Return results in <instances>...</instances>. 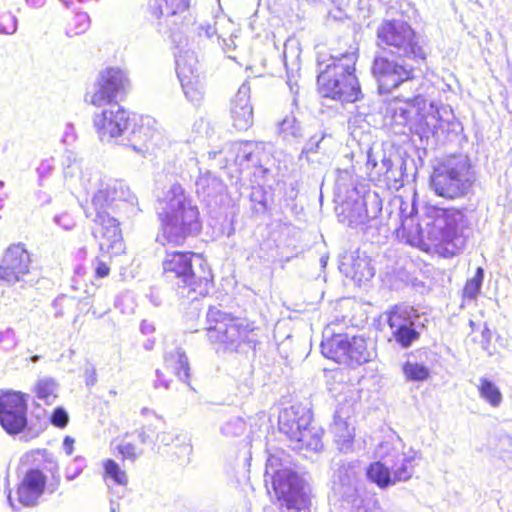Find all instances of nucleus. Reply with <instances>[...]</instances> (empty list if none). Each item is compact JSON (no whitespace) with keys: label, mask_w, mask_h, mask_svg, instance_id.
Wrapping results in <instances>:
<instances>
[{"label":"nucleus","mask_w":512,"mask_h":512,"mask_svg":"<svg viewBox=\"0 0 512 512\" xmlns=\"http://www.w3.org/2000/svg\"><path fill=\"white\" fill-rule=\"evenodd\" d=\"M327 261H328V256H322V257L320 258V262H321V265H322L323 267H325V266H326Z\"/></svg>","instance_id":"obj_54"},{"label":"nucleus","mask_w":512,"mask_h":512,"mask_svg":"<svg viewBox=\"0 0 512 512\" xmlns=\"http://www.w3.org/2000/svg\"><path fill=\"white\" fill-rule=\"evenodd\" d=\"M395 234L406 244L444 258L459 254L466 244L459 226H398Z\"/></svg>","instance_id":"obj_6"},{"label":"nucleus","mask_w":512,"mask_h":512,"mask_svg":"<svg viewBox=\"0 0 512 512\" xmlns=\"http://www.w3.org/2000/svg\"><path fill=\"white\" fill-rule=\"evenodd\" d=\"M92 266L94 268L95 276L97 278H105L110 273V267L108 263L101 260L100 258H95L94 261L92 262Z\"/></svg>","instance_id":"obj_43"},{"label":"nucleus","mask_w":512,"mask_h":512,"mask_svg":"<svg viewBox=\"0 0 512 512\" xmlns=\"http://www.w3.org/2000/svg\"><path fill=\"white\" fill-rule=\"evenodd\" d=\"M193 254L187 252L167 253L163 262V275L167 281L173 283L182 295L197 299L209 293L211 275H197L192 267Z\"/></svg>","instance_id":"obj_7"},{"label":"nucleus","mask_w":512,"mask_h":512,"mask_svg":"<svg viewBox=\"0 0 512 512\" xmlns=\"http://www.w3.org/2000/svg\"><path fill=\"white\" fill-rule=\"evenodd\" d=\"M57 383L52 378H42L37 382L35 391L39 399L52 404L57 397Z\"/></svg>","instance_id":"obj_34"},{"label":"nucleus","mask_w":512,"mask_h":512,"mask_svg":"<svg viewBox=\"0 0 512 512\" xmlns=\"http://www.w3.org/2000/svg\"><path fill=\"white\" fill-rule=\"evenodd\" d=\"M107 105L108 107L95 113L92 118L93 127L100 141L120 137L132 127L131 134L141 146L140 148L134 146V149L142 150V147L159 134L152 118L137 116L118 103Z\"/></svg>","instance_id":"obj_3"},{"label":"nucleus","mask_w":512,"mask_h":512,"mask_svg":"<svg viewBox=\"0 0 512 512\" xmlns=\"http://www.w3.org/2000/svg\"><path fill=\"white\" fill-rule=\"evenodd\" d=\"M148 413H150V409H148V408H146V407H145V408H142V410H141V414H142V415H147Z\"/></svg>","instance_id":"obj_55"},{"label":"nucleus","mask_w":512,"mask_h":512,"mask_svg":"<svg viewBox=\"0 0 512 512\" xmlns=\"http://www.w3.org/2000/svg\"><path fill=\"white\" fill-rule=\"evenodd\" d=\"M417 453L410 450L403 453L398 460L392 465L391 471L395 482H405L411 479L416 466Z\"/></svg>","instance_id":"obj_27"},{"label":"nucleus","mask_w":512,"mask_h":512,"mask_svg":"<svg viewBox=\"0 0 512 512\" xmlns=\"http://www.w3.org/2000/svg\"><path fill=\"white\" fill-rule=\"evenodd\" d=\"M148 9L152 16H182L190 9V0H149Z\"/></svg>","instance_id":"obj_24"},{"label":"nucleus","mask_w":512,"mask_h":512,"mask_svg":"<svg viewBox=\"0 0 512 512\" xmlns=\"http://www.w3.org/2000/svg\"><path fill=\"white\" fill-rule=\"evenodd\" d=\"M182 452L184 454L190 455L192 452V446L189 443L182 445Z\"/></svg>","instance_id":"obj_52"},{"label":"nucleus","mask_w":512,"mask_h":512,"mask_svg":"<svg viewBox=\"0 0 512 512\" xmlns=\"http://www.w3.org/2000/svg\"><path fill=\"white\" fill-rule=\"evenodd\" d=\"M104 313H106V311H104L103 313L98 314L97 317H101Z\"/></svg>","instance_id":"obj_59"},{"label":"nucleus","mask_w":512,"mask_h":512,"mask_svg":"<svg viewBox=\"0 0 512 512\" xmlns=\"http://www.w3.org/2000/svg\"><path fill=\"white\" fill-rule=\"evenodd\" d=\"M397 101H399V98H394L393 99V102H397Z\"/></svg>","instance_id":"obj_60"},{"label":"nucleus","mask_w":512,"mask_h":512,"mask_svg":"<svg viewBox=\"0 0 512 512\" xmlns=\"http://www.w3.org/2000/svg\"><path fill=\"white\" fill-rule=\"evenodd\" d=\"M152 432L150 426L142 427L136 431L138 439L142 444H148L153 441L151 436Z\"/></svg>","instance_id":"obj_46"},{"label":"nucleus","mask_w":512,"mask_h":512,"mask_svg":"<svg viewBox=\"0 0 512 512\" xmlns=\"http://www.w3.org/2000/svg\"><path fill=\"white\" fill-rule=\"evenodd\" d=\"M165 366L171 369L179 380L188 383L190 379V366L185 352L177 348L165 355Z\"/></svg>","instance_id":"obj_25"},{"label":"nucleus","mask_w":512,"mask_h":512,"mask_svg":"<svg viewBox=\"0 0 512 512\" xmlns=\"http://www.w3.org/2000/svg\"><path fill=\"white\" fill-rule=\"evenodd\" d=\"M399 108V115L412 133L421 137L433 134L439 125V118L433 111V105L420 96L415 95L404 100Z\"/></svg>","instance_id":"obj_13"},{"label":"nucleus","mask_w":512,"mask_h":512,"mask_svg":"<svg viewBox=\"0 0 512 512\" xmlns=\"http://www.w3.org/2000/svg\"><path fill=\"white\" fill-rule=\"evenodd\" d=\"M69 421L68 413L65 409L58 407L56 408L51 415V423L59 428H64Z\"/></svg>","instance_id":"obj_42"},{"label":"nucleus","mask_w":512,"mask_h":512,"mask_svg":"<svg viewBox=\"0 0 512 512\" xmlns=\"http://www.w3.org/2000/svg\"><path fill=\"white\" fill-rule=\"evenodd\" d=\"M95 383V379L94 378H90L87 380V385H93Z\"/></svg>","instance_id":"obj_56"},{"label":"nucleus","mask_w":512,"mask_h":512,"mask_svg":"<svg viewBox=\"0 0 512 512\" xmlns=\"http://www.w3.org/2000/svg\"><path fill=\"white\" fill-rule=\"evenodd\" d=\"M368 479L379 488L385 489L396 484L391 469L380 461L369 465L366 471Z\"/></svg>","instance_id":"obj_29"},{"label":"nucleus","mask_w":512,"mask_h":512,"mask_svg":"<svg viewBox=\"0 0 512 512\" xmlns=\"http://www.w3.org/2000/svg\"><path fill=\"white\" fill-rule=\"evenodd\" d=\"M478 391L480 397L490 404L492 407H499L502 403L503 396L499 389V387L486 378L480 379V384L478 386Z\"/></svg>","instance_id":"obj_30"},{"label":"nucleus","mask_w":512,"mask_h":512,"mask_svg":"<svg viewBox=\"0 0 512 512\" xmlns=\"http://www.w3.org/2000/svg\"><path fill=\"white\" fill-rule=\"evenodd\" d=\"M103 467L106 481H112L114 484L122 488H126L128 485L127 473L119 466L116 461L107 459L104 461Z\"/></svg>","instance_id":"obj_31"},{"label":"nucleus","mask_w":512,"mask_h":512,"mask_svg":"<svg viewBox=\"0 0 512 512\" xmlns=\"http://www.w3.org/2000/svg\"><path fill=\"white\" fill-rule=\"evenodd\" d=\"M376 45L396 57L377 55L371 72L377 82L379 93L386 94L405 82L415 79V68L405 59L424 63L427 53L419 43L416 30L410 23L399 19H384L376 29Z\"/></svg>","instance_id":"obj_1"},{"label":"nucleus","mask_w":512,"mask_h":512,"mask_svg":"<svg viewBox=\"0 0 512 512\" xmlns=\"http://www.w3.org/2000/svg\"><path fill=\"white\" fill-rule=\"evenodd\" d=\"M250 86L242 84L231 101L232 125L239 131H247L253 125V107L250 103Z\"/></svg>","instance_id":"obj_18"},{"label":"nucleus","mask_w":512,"mask_h":512,"mask_svg":"<svg viewBox=\"0 0 512 512\" xmlns=\"http://www.w3.org/2000/svg\"><path fill=\"white\" fill-rule=\"evenodd\" d=\"M472 183L470 164L454 156L436 165L430 176V185L434 192L446 199L463 197Z\"/></svg>","instance_id":"obj_8"},{"label":"nucleus","mask_w":512,"mask_h":512,"mask_svg":"<svg viewBox=\"0 0 512 512\" xmlns=\"http://www.w3.org/2000/svg\"><path fill=\"white\" fill-rule=\"evenodd\" d=\"M366 170L368 180L374 184L382 183L388 189H398L402 186L401 180L393 176V163L390 158L384 157L379 167L376 160L369 157L366 162Z\"/></svg>","instance_id":"obj_22"},{"label":"nucleus","mask_w":512,"mask_h":512,"mask_svg":"<svg viewBox=\"0 0 512 512\" xmlns=\"http://www.w3.org/2000/svg\"><path fill=\"white\" fill-rule=\"evenodd\" d=\"M190 226H161L160 231L156 236V242L165 246L171 245H182L186 238L190 235Z\"/></svg>","instance_id":"obj_28"},{"label":"nucleus","mask_w":512,"mask_h":512,"mask_svg":"<svg viewBox=\"0 0 512 512\" xmlns=\"http://www.w3.org/2000/svg\"><path fill=\"white\" fill-rule=\"evenodd\" d=\"M46 484L47 477L40 469H28L19 482L15 494L11 491L8 493L7 499L11 509L19 512L23 508L37 506L45 492Z\"/></svg>","instance_id":"obj_14"},{"label":"nucleus","mask_w":512,"mask_h":512,"mask_svg":"<svg viewBox=\"0 0 512 512\" xmlns=\"http://www.w3.org/2000/svg\"><path fill=\"white\" fill-rule=\"evenodd\" d=\"M501 457L505 461L512 462V438L509 436L503 437L500 440Z\"/></svg>","instance_id":"obj_44"},{"label":"nucleus","mask_w":512,"mask_h":512,"mask_svg":"<svg viewBox=\"0 0 512 512\" xmlns=\"http://www.w3.org/2000/svg\"><path fill=\"white\" fill-rule=\"evenodd\" d=\"M232 231H233V226H230V229L228 231V235H230L232 233Z\"/></svg>","instance_id":"obj_58"},{"label":"nucleus","mask_w":512,"mask_h":512,"mask_svg":"<svg viewBox=\"0 0 512 512\" xmlns=\"http://www.w3.org/2000/svg\"><path fill=\"white\" fill-rule=\"evenodd\" d=\"M340 270L346 276H350L359 282L368 281L375 274L370 258L360 250L344 254L340 262Z\"/></svg>","instance_id":"obj_19"},{"label":"nucleus","mask_w":512,"mask_h":512,"mask_svg":"<svg viewBox=\"0 0 512 512\" xmlns=\"http://www.w3.org/2000/svg\"><path fill=\"white\" fill-rule=\"evenodd\" d=\"M31 258L23 244L10 245L0 264V285L14 286L21 283L24 287L26 277L30 273Z\"/></svg>","instance_id":"obj_15"},{"label":"nucleus","mask_w":512,"mask_h":512,"mask_svg":"<svg viewBox=\"0 0 512 512\" xmlns=\"http://www.w3.org/2000/svg\"><path fill=\"white\" fill-rule=\"evenodd\" d=\"M385 315L392 337L401 348L407 349L419 340L424 322L414 307L395 305Z\"/></svg>","instance_id":"obj_12"},{"label":"nucleus","mask_w":512,"mask_h":512,"mask_svg":"<svg viewBox=\"0 0 512 512\" xmlns=\"http://www.w3.org/2000/svg\"><path fill=\"white\" fill-rule=\"evenodd\" d=\"M403 373L407 380L415 382L425 381L430 376V371L428 367H426L423 364L410 361H407L403 365Z\"/></svg>","instance_id":"obj_35"},{"label":"nucleus","mask_w":512,"mask_h":512,"mask_svg":"<svg viewBox=\"0 0 512 512\" xmlns=\"http://www.w3.org/2000/svg\"><path fill=\"white\" fill-rule=\"evenodd\" d=\"M33 362H37L39 360V356L35 355L31 358Z\"/></svg>","instance_id":"obj_57"},{"label":"nucleus","mask_w":512,"mask_h":512,"mask_svg":"<svg viewBox=\"0 0 512 512\" xmlns=\"http://www.w3.org/2000/svg\"><path fill=\"white\" fill-rule=\"evenodd\" d=\"M17 345V338L15 331L12 328H7L0 333V346L4 350H12Z\"/></svg>","instance_id":"obj_40"},{"label":"nucleus","mask_w":512,"mask_h":512,"mask_svg":"<svg viewBox=\"0 0 512 512\" xmlns=\"http://www.w3.org/2000/svg\"><path fill=\"white\" fill-rule=\"evenodd\" d=\"M110 510H111V512H119V504H115L114 502H111Z\"/></svg>","instance_id":"obj_53"},{"label":"nucleus","mask_w":512,"mask_h":512,"mask_svg":"<svg viewBox=\"0 0 512 512\" xmlns=\"http://www.w3.org/2000/svg\"><path fill=\"white\" fill-rule=\"evenodd\" d=\"M291 441L294 442V449L299 450L305 448L316 452L323 447L320 430L310 425L297 432L296 436L292 438Z\"/></svg>","instance_id":"obj_26"},{"label":"nucleus","mask_w":512,"mask_h":512,"mask_svg":"<svg viewBox=\"0 0 512 512\" xmlns=\"http://www.w3.org/2000/svg\"><path fill=\"white\" fill-rule=\"evenodd\" d=\"M198 209L194 206L188 205L185 202H180L177 209L173 212L171 221L173 224H193L197 221Z\"/></svg>","instance_id":"obj_33"},{"label":"nucleus","mask_w":512,"mask_h":512,"mask_svg":"<svg viewBox=\"0 0 512 512\" xmlns=\"http://www.w3.org/2000/svg\"><path fill=\"white\" fill-rule=\"evenodd\" d=\"M175 438H178V436H176L170 432H162L157 435L156 439L163 445L167 446V445H170L174 441Z\"/></svg>","instance_id":"obj_47"},{"label":"nucleus","mask_w":512,"mask_h":512,"mask_svg":"<svg viewBox=\"0 0 512 512\" xmlns=\"http://www.w3.org/2000/svg\"><path fill=\"white\" fill-rule=\"evenodd\" d=\"M196 64L197 59L192 54L180 55L176 62L177 74L184 93L192 101L202 98Z\"/></svg>","instance_id":"obj_17"},{"label":"nucleus","mask_w":512,"mask_h":512,"mask_svg":"<svg viewBox=\"0 0 512 512\" xmlns=\"http://www.w3.org/2000/svg\"><path fill=\"white\" fill-rule=\"evenodd\" d=\"M356 56L341 54L329 59H318L316 89L325 99L340 103H354L362 98V89L356 75Z\"/></svg>","instance_id":"obj_2"},{"label":"nucleus","mask_w":512,"mask_h":512,"mask_svg":"<svg viewBox=\"0 0 512 512\" xmlns=\"http://www.w3.org/2000/svg\"><path fill=\"white\" fill-rule=\"evenodd\" d=\"M265 485L271 483L279 500L287 509L302 511L308 505V495L303 478L292 466L290 456L284 451L270 454L265 467Z\"/></svg>","instance_id":"obj_5"},{"label":"nucleus","mask_w":512,"mask_h":512,"mask_svg":"<svg viewBox=\"0 0 512 512\" xmlns=\"http://www.w3.org/2000/svg\"><path fill=\"white\" fill-rule=\"evenodd\" d=\"M483 279L484 270L483 268L478 267L476 269L475 275L471 279L467 280L463 290V296L471 300L475 299L480 293Z\"/></svg>","instance_id":"obj_37"},{"label":"nucleus","mask_w":512,"mask_h":512,"mask_svg":"<svg viewBox=\"0 0 512 512\" xmlns=\"http://www.w3.org/2000/svg\"><path fill=\"white\" fill-rule=\"evenodd\" d=\"M312 415L310 411L300 405L285 408L279 414V430L291 440L301 429L310 425Z\"/></svg>","instance_id":"obj_21"},{"label":"nucleus","mask_w":512,"mask_h":512,"mask_svg":"<svg viewBox=\"0 0 512 512\" xmlns=\"http://www.w3.org/2000/svg\"><path fill=\"white\" fill-rule=\"evenodd\" d=\"M207 337L229 352L246 353L258 343V329L246 319L232 316L216 307L207 312Z\"/></svg>","instance_id":"obj_4"},{"label":"nucleus","mask_w":512,"mask_h":512,"mask_svg":"<svg viewBox=\"0 0 512 512\" xmlns=\"http://www.w3.org/2000/svg\"><path fill=\"white\" fill-rule=\"evenodd\" d=\"M90 28V18L87 13H77L71 17L65 26L66 35L69 37H77Z\"/></svg>","instance_id":"obj_32"},{"label":"nucleus","mask_w":512,"mask_h":512,"mask_svg":"<svg viewBox=\"0 0 512 512\" xmlns=\"http://www.w3.org/2000/svg\"><path fill=\"white\" fill-rule=\"evenodd\" d=\"M321 352L326 358L348 366H359L371 359L365 339L348 334H334L330 338L324 335Z\"/></svg>","instance_id":"obj_11"},{"label":"nucleus","mask_w":512,"mask_h":512,"mask_svg":"<svg viewBox=\"0 0 512 512\" xmlns=\"http://www.w3.org/2000/svg\"><path fill=\"white\" fill-rule=\"evenodd\" d=\"M171 192L175 195V196H184V193H185V190L183 189V187L176 183L174 185H172L171 187Z\"/></svg>","instance_id":"obj_51"},{"label":"nucleus","mask_w":512,"mask_h":512,"mask_svg":"<svg viewBox=\"0 0 512 512\" xmlns=\"http://www.w3.org/2000/svg\"><path fill=\"white\" fill-rule=\"evenodd\" d=\"M44 458H45V461L50 464L49 471L52 474L53 480L58 485L60 482V473H59V465H58L57 461L55 460V458L52 454H48V453L45 454Z\"/></svg>","instance_id":"obj_45"},{"label":"nucleus","mask_w":512,"mask_h":512,"mask_svg":"<svg viewBox=\"0 0 512 512\" xmlns=\"http://www.w3.org/2000/svg\"><path fill=\"white\" fill-rule=\"evenodd\" d=\"M157 380L154 382V386L157 388L158 386H163L165 389L169 388V382L162 378V373L160 370H156Z\"/></svg>","instance_id":"obj_50"},{"label":"nucleus","mask_w":512,"mask_h":512,"mask_svg":"<svg viewBox=\"0 0 512 512\" xmlns=\"http://www.w3.org/2000/svg\"><path fill=\"white\" fill-rule=\"evenodd\" d=\"M93 235L98 239L101 251L111 255L124 252L125 244L119 226H96Z\"/></svg>","instance_id":"obj_23"},{"label":"nucleus","mask_w":512,"mask_h":512,"mask_svg":"<svg viewBox=\"0 0 512 512\" xmlns=\"http://www.w3.org/2000/svg\"><path fill=\"white\" fill-rule=\"evenodd\" d=\"M17 29L16 19L8 14L4 13L0 15V33L10 35L13 34Z\"/></svg>","instance_id":"obj_41"},{"label":"nucleus","mask_w":512,"mask_h":512,"mask_svg":"<svg viewBox=\"0 0 512 512\" xmlns=\"http://www.w3.org/2000/svg\"><path fill=\"white\" fill-rule=\"evenodd\" d=\"M119 454L123 457V459L134 462L140 457L143 453L142 449H139L133 443L122 440L121 443L117 446Z\"/></svg>","instance_id":"obj_38"},{"label":"nucleus","mask_w":512,"mask_h":512,"mask_svg":"<svg viewBox=\"0 0 512 512\" xmlns=\"http://www.w3.org/2000/svg\"><path fill=\"white\" fill-rule=\"evenodd\" d=\"M85 467V459L81 456H77L73 459L72 463L66 467L65 477L68 481L76 479Z\"/></svg>","instance_id":"obj_39"},{"label":"nucleus","mask_w":512,"mask_h":512,"mask_svg":"<svg viewBox=\"0 0 512 512\" xmlns=\"http://www.w3.org/2000/svg\"><path fill=\"white\" fill-rule=\"evenodd\" d=\"M352 413L353 410L350 405L338 407L334 413L331 429L335 437V442L342 452L350 451L353 445L354 428L349 422Z\"/></svg>","instance_id":"obj_20"},{"label":"nucleus","mask_w":512,"mask_h":512,"mask_svg":"<svg viewBox=\"0 0 512 512\" xmlns=\"http://www.w3.org/2000/svg\"><path fill=\"white\" fill-rule=\"evenodd\" d=\"M246 430V423L240 416L230 417L220 427V432L225 437H238Z\"/></svg>","instance_id":"obj_36"},{"label":"nucleus","mask_w":512,"mask_h":512,"mask_svg":"<svg viewBox=\"0 0 512 512\" xmlns=\"http://www.w3.org/2000/svg\"><path fill=\"white\" fill-rule=\"evenodd\" d=\"M357 468L355 462L342 463L333 474L330 501L334 505L339 503L343 512H367L359 493Z\"/></svg>","instance_id":"obj_10"},{"label":"nucleus","mask_w":512,"mask_h":512,"mask_svg":"<svg viewBox=\"0 0 512 512\" xmlns=\"http://www.w3.org/2000/svg\"><path fill=\"white\" fill-rule=\"evenodd\" d=\"M132 89L128 71L119 66H108L97 74L92 91L84 100L94 107L123 101Z\"/></svg>","instance_id":"obj_9"},{"label":"nucleus","mask_w":512,"mask_h":512,"mask_svg":"<svg viewBox=\"0 0 512 512\" xmlns=\"http://www.w3.org/2000/svg\"><path fill=\"white\" fill-rule=\"evenodd\" d=\"M140 330L143 334L148 335L154 332L155 328L152 323L147 320L142 321L140 325Z\"/></svg>","instance_id":"obj_49"},{"label":"nucleus","mask_w":512,"mask_h":512,"mask_svg":"<svg viewBox=\"0 0 512 512\" xmlns=\"http://www.w3.org/2000/svg\"><path fill=\"white\" fill-rule=\"evenodd\" d=\"M0 425L8 434H18L27 425V403L18 392L0 395Z\"/></svg>","instance_id":"obj_16"},{"label":"nucleus","mask_w":512,"mask_h":512,"mask_svg":"<svg viewBox=\"0 0 512 512\" xmlns=\"http://www.w3.org/2000/svg\"><path fill=\"white\" fill-rule=\"evenodd\" d=\"M74 439L70 436H66L63 440V449L67 455H71L74 449Z\"/></svg>","instance_id":"obj_48"}]
</instances>
